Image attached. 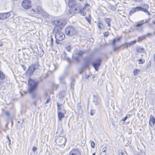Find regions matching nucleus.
<instances>
[{"mask_svg":"<svg viewBox=\"0 0 155 155\" xmlns=\"http://www.w3.org/2000/svg\"><path fill=\"white\" fill-rule=\"evenodd\" d=\"M54 30L56 31L55 35L56 43L57 44H59L61 41L64 39L65 37V35L56 27L54 28Z\"/></svg>","mask_w":155,"mask_h":155,"instance_id":"obj_1","label":"nucleus"},{"mask_svg":"<svg viewBox=\"0 0 155 155\" xmlns=\"http://www.w3.org/2000/svg\"><path fill=\"white\" fill-rule=\"evenodd\" d=\"M66 34L69 36H73L78 33V31L75 27L72 25L67 26L65 29Z\"/></svg>","mask_w":155,"mask_h":155,"instance_id":"obj_2","label":"nucleus"},{"mask_svg":"<svg viewBox=\"0 0 155 155\" xmlns=\"http://www.w3.org/2000/svg\"><path fill=\"white\" fill-rule=\"evenodd\" d=\"M81 4L79 3H76V2L74 0H69L68 2V5L70 7V9L69 10L67 14L68 15H71V11H74L73 10L76 7H78V5Z\"/></svg>","mask_w":155,"mask_h":155,"instance_id":"obj_3","label":"nucleus"},{"mask_svg":"<svg viewBox=\"0 0 155 155\" xmlns=\"http://www.w3.org/2000/svg\"><path fill=\"white\" fill-rule=\"evenodd\" d=\"M79 5L78 6V7H76L75 8H74V10L73 11H71L72 12H71V15L70 16H71V15H73L75 13H79L81 15L84 16L85 15L86 13L84 11V9L85 8V6L86 5L84 6L83 7H82V6L80 5Z\"/></svg>","mask_w":155,"mask_h":155,"instance_id":"obj_4","label":"nucleus"},{"mask_svg":"<svg viewBox=\"0 0 155 155\" xmlns=\"http://www.w3.org/2000/svg\"><path fill=\"white\" fill-rule=\"evenodd\" d=\"M102 61V59L100 58H99L96 59L91 64L96 71H98Z\"/></svg>","mask_w":155,"mask_h":155,"instance_id":"obj_5","label":"nucleus"},{"mask_svg":"<svg viewBox=\"0 0 155 155\" xmlns=\"http://www.w3.org/2000/svg\"><path fill=\"white\" fill-rule=\"evenodd\" d=\"M52 24L55 26V28L56 27L63 26L65 24L62 19L56 20L52 21Z\"/></svg>","mask_w":155,"mask_h":155,"instance_id":"obj_6","label":"nucleus"},{"mask_svg":"<svg viewBox=\"0 0 155 155\" xmlns=\"http://www.w3.org/2000/svg\"><path fill=\"white\" fill-rule=\"evenodd\" d=\"M31 1L29 0H24L22 3V6L24 9H28L31 6Z\"/></svg>","mask_w":155,"mask_h":155,"instance_id":"obj_7","label":"nucleus"},{"mask_svg":"<svg viewBox=\"0 0 155 155\" xmlns=\"http://www.w3.org/2000/svg\"><path fill=\"white\" fill-rule=\"evenodd\" d=\"M66 112V111L64 108L62 109V111H58V119L59 121H61L62 120L63 118L64 117V114Z\"/></svg>","mask_w":155,"mask_h":155,"instance_id":"obj_8","label":"nucleus"},{"mask_svg":"<svg viewBox=\"0 0 155 155\" xmlns=\"http://www.w3.org/2000/svg\"><path fill=\"white\" fill-rule=\"evenodd\" d=\"M134 8L136 12L141 11L146 13L149 15H150V14L149 11L147 10H146V9H144L143 7L140 6H137L134 7Z\"/></svg>","mask_w":155,"mask_h":155,"instance_id":"obj_9","label":"nucleus"},{"mask_svg":"<svg viewBox=\"0 0 155 155\" xmlns=\"http://www.w3.org/2000/svg\"><path fill=\"white\" fill-rule=\"evenodd\" d=\"M35 70L34 68L31 65L28 68L25 72V74L27 75H32Z\"/></svg>","mask_w":155,"mask_h":155,"instance_id":"obj_10","label":"nucleus"},{"mask_svg":"<svg viewBox=\"0 0 155 155\" xmlns=\"http://www.w3.org/2000/svg\"><path fill=\"white\" fill-rule=\"evenodd\" d=\"M57 142L60 145L65 146L67 141L66 139L64 137H60L57 139Z\"/></svg>","mask_w":155,"mask_h":155,"instance_id":"obj_11","label":"nucleus"},{"mask_svg":"<svg viewBox=\"0 0 155 155\" xmlns=\"http://www.w3.org/2000/svg\"><path fill=\"white\" fill-rule=\"evenodd\" d=\"M151 36V34L150 33H148L146 35L139 37L137 41L138 42H141L142 40L145 39L147 37L150 38Z\"/></svg>","mask_w":155,"mask_h":155,"instance_id":"obj_12","label":"nucleus"},{"mask_svg":"<svg viewBox=\"0 0 155 155\" xmlns=\"http://www.w3.org/2000/svg\"><path fill=\"white\" fill-rule=\"evenodd\" d=\"M148 22V21L147 19H146L145 20H142L137 22L136 26L141 28V31H142L143 29V27L142 25L145 23Z\"/></svg>","mask_w":155,"mask_h":155,"instance_id":"obj_13","label":"nucleus"},{"mask_svg":"<svg viewBox=\"0 0 155 155\" xmlns=\"http://www.w3.org/2000/svg\"><path fill=\"white\" fill-rule=\"evenodd\" d=\"M69 155H81V153L78 149H73L70 152Z\"/></svg>","mask_w":155,"mask_h":155,"instance_id":"obj_14","label":"nucleus"},{"mask_svg":"<svg viewBox=\"0 0 155 155\" xmlns=\"http://www.w3.org/2000/svg\"><path fill=\"white\" fill-rule=\"evenodd\" d=\"M91 60L90 58H85L84 60V64H83V67H88L91 63Z\"/></svg>","mask_w":155,"mask_h":155,"instance_id":"obj_15","label":"nucleus"},{"mask_svg":"<svg viewBox=\"0 0 155 155\" xmlns=\"http://www.w3.org/2000/svg\"><path fill=\"white\" fill-rule=\"evenodd\" d=\"M28 83L29 86H34L35 85H38V81L36 82L32 79H29L28 80Z\"/></svg>","mask_w":155,"mask_h":155,"instance_id":"obj_16","label":"nucleus"},{"mask_svg":"<svg viewBox=\"0 0 155 155\" xmlns=\"http://www.w3.org/2000/svg\"><path fill=\"white\" fill-rule=\"evenodd\" d=\"M42 10L40 7H39L37 8L36 10L32 9L31 11V12L32 13H35L38 14H40L42 12Z\"/></svg>","mask_w":155,"mask_h":155,"instance_id":"obj_17","label":"nucleus"},{"mask_svg":"<svg viewBox=\"0 0 155 155\" xmlns=\"http://www.w3.org/2000/svg\"><path fill=\"white\" fill-rule=\"evenodd\" d=\"M149 123L151 126H153L155 123V118L152 115H150Z\"/></svg>","mask_w":155,"mask_h":155,"instance_id":"obj_18","label":"nucleus"},{"mask_svg":"<svg viewBox=\"0 0 155 155\" xmlns=\"http://www.w3.org/2000/svg\"><path fill=\"white\" fill-rule=\"evenodd\" d=\"M38 85H35L34 86H29V87L28 89V91L29 93H31L34 91L36 89Z\"/></svg>","mask_w":155,"mask_h":155,"instance_id":"obj_19","label":"nucleus"},{"mask_svg":"<svg viewBox=\"0 0 155 155\" xmlns=\"http://www.w3.org/2000/svg\"><path fill=\"white\" fill-rule=\"evenodd\" d=\"M65 91H62L59 93V97L60 99H62L65 96Z\"/></svg>","mask_w":155,"mask_h":155,"instance_id":"obj_20","label":"nucleus"},{"mask_svg":"<svg viewBox=\"0 0 155 155\" xmlns=\"http://www.w3.org/2000/svg\"><path fill=\"white\" fill-rule=\"evenodd\" d=\"M62 58L64 60H67L69 62H70V60L67 57V54L65 52H63L62 55Z\"/></svg>","mask_w":155,"mask_h":155,"instance_id":"obj_21","label":"nucleus"},{"mask_svg":"<svg viewBox=\"0 0 155 155\" xmlns=\"http://www.w3.org/2000/svg\"><path fill=\"white\" fill-rule=\"evenodd\" d=\"M79 56L77 53L73 54L72 55V58L74 60L77 62H78L79 61V60L78 59V57Z\"/></svg>","mask_w":155,"mask_h":155,"instance_id":"obj_22","label":"nucleus"},{"mask_svg":"<svg viewBox=\"0 0 155 155\" xmlns=\"http://www.w3.org/2000/svg\"><path fill=\"white\" fill-rule=\"evenodd\" d=\"M93 101L95 105H97L98 104V99L97 97L95 95H93Z\"/></svg>","mask_w":155,"mask_h":155,"instance_id":"obj_23","label":"nucleus"},{"mask_svg":"<svg viewBox=\"0 0 155 155\" xmlns=\"http://www.w3.org/2000/svg\"><path fill=\"white\" fill-rule=\"evenodd\" d=\"M31 65L33 66L35 70L38 69L39 68L40 65H39L38 62H37L35 63L32 64Z\"/></svg>","mask_w":155,"mask_h":155,"instance_id":"obj_24","label":"nucleus"},{"mask_svg":"<svg viewBox=\"0 0 155 155\" xmlns=\"http://www.w3.org/2000/svg\"><path fill=\"white\" fill-rule=\"evenodd\" d=\"M97 25L99 29L102 30L103 29L102 27L103 26V25L100 21H98L97 23Z\"/></svg>","mask_w":155,"mask_h":155,"instance_id":"obj_25","label":"nucleus"},{"mask_svg":"<svg viewBox=\"0 0 155 155\" xmlns=\"http://www.w3.org/2000/svg\"><path fill=\"white\" fill-rule=\"evenodd\" d=\"M104 20L106 24H107L108 26H110V22L111 21V19L110 18H104Z\"/></svg>","mask_w":155,"mask_h":155,"instance_id":"obj_26","label":"nucleus"},{"mask_svg":"<svg viewBox=\"0 0 155 155\" xmlns=\"http://www.w3.org/2000/svg\"><path fill=\"white\" fill-rule=\"evenodd\" d=\"M59 80L61 84L66 85V83L64 81V77L63 76H60L59 78Z\"/></svg>","mask_w":155,"mask_h":155,"instance_id":"obj_27","label":"nucleus"},{"mask_svg":"<svg viewBox=\"0 0 155 155\" xmlns=\"http://www.w3.org/2000/svg\"><path fill=\"white\" fill-rule=\"evenodd\" d=\"M3 19H4L10 15V13L9 12L3 13Z\"/></svg>","mask_w":155,"mask_h":155,"instance_id":"obj_28","label":"nucleus"},{"mask_svg":"<svg viewBox=\"0 0 155 155\" xmlns=\"http://www.w3.org/2000/svg\"><path fill=\"white\" fill-rule=\"evenodd\" d=\"M65 47L68 51L70 52L71 51V45L67 44L65 45Z\"/></svg>","mask_w":155,"mask_h":155,"instance_id":"obj_29","label":"nucleus"},{"mask_svg":"<svg viewBox=\"0 0 155 155\" xmlns=\"http://www.w3.org/2000/svg\"><path fill=\"white\" fill-rule=\"evenodd\" d=\"M57 110L58 111H60L62 109L63 104H60L58 102L57 103Z\"/></svg>","mask_w":155,"mask_h":155,"instance_id":"obj_30","label":"nucleus"},{"mask_svg":"<svg viewBox=\"0 0 155 155\" xmlns=\"http://www.w3.org/2000/svg\"><path fill=\"white\" fill-rule=\"evenodd\" d=\"M85 53V51L80 50L78 52L77 54L79 57H82L83 55Z\"/></svg>","mask_w":155,"mask_h":155,"instance_id":"obj_31","label":"nucleus"},{"mask_svg":"<svg viewBox=\"0 0 155 155\" xmlns=\"http://www.w3.org/2000/svg\"><path fill=\"white\" fill-rule=\"evenodd\" d=\"M42 15V16L43 17L47 18L49 17V15L45 12H44L43 10L41 13Z\"/></svg>","mask_w":155,"mask_h":155,"instance_id":"obj_32","label":"nucleus"},{"mask_svg":"<svg viewBox=\"0 0 155 155\" xmlns=\"http://www.w3.org/2000/svg\"><path fill=\"white\" fill-rule=\"evenodd\" d=\"M120 50H123L125 48H127L128 46H127L126 43L119 46Z\"/></svg>","mask_w":155,"mask_h":155,"instance_id":"obj_33","label":"nucleus"},{"mask_svg":"<svg viewBox=\"0 0 155 155\" xmlns=\"http://www.w3.org/2000/svg\"><path fill=\"white\" fill-rule=\"evenodd\" d=\"M137 42V41L136 40H135L133 41H132L130 42L129 43H126L127 46H128V47L130 46L131 45H132L134 44H135Z\"/></svg>","mask_w":155,"mask_h":155,"instance_id":"obj_34","label":"nucleus"},{"mask_svg":"<svg viewBox=\"0 0 155 155\" xmlns=\"http://www.w3.org/2000/svg\"><path fill=\"white\" fill-rule=\"evenodd\" d=\"M77 108L79 113H80L81 112H82L81 106L80 103H78L77 104Z\"/></svg>","mask_w":155,"mask_h":155,"instance_id":"obj_35","label":"nucleus"},{"mask_svg":"<svg viewBox=\"0 0 155 155\" xmlns=\"http://www.w3.org/2000/svg\"><path fill=\"white\" fill-rule=\"evenodd\" d=\"M39 48L40 51L38 50V54H40V55L41 56H42L44 54V51L42 48L40 47Z\"/></svg>","mask_w":155,"mask_h":155,"instance_id":"obj_36","label":"nucleus"},{"mask_svg":"<svg viewBox=\"0 0 155 155\" xmlns=\"http://www.w3.org/2000/svg\"><path fill=\"white\" fill-rule=\"evenodd\" d=\"M52 87L53 90H56L58 87V85L53 83L52 84Z\"/></svg>","mask_w":155,"mask_h":155,"instance_id":"obj_37","label":"nucleus"},{"mask_svg":"<svg viewBox=\"0 0 155 155\" xmlns=\"http://www.w3.org/2000/svg\"><path fill=\"white\" fill-rule=\"evenodd\" d=\"M136 49L137 51L139 53L142 52L144 50L143 48H141L139 47H137Z\"/></svg>","mask_w":155,"mask_h":155,"instance_id":"obj_38","label":"nucleus"},{"mask_svg":"<svg viewBox=\"0 0 155 155\" xmlns=\"http://www.w3.org/2000/svg\"><path fill=\"white\" fill-rule=\"evenodd\" d=\"M5 78V75L3 72L0 71V80H2Z\"/></svg>","mask_w":155,"mask_h":155,"instance_id":"obj_39","label":"nucleus"},{"mask_svg":"<svg viewBox=\"0 0 155 155\" xmlns=\"http://www.w3.org/2000/svg\"><path fill=\"white\" fill-rule=\"evenodd\" d=\"M113 48V51L114 52H119L120 50L119 46L116 47V46H114Z\"/></svg>","mask_w":155,"mask_h":155,"instance_id":"obj_40","label":"nucleus"},{"mask_svg":"<svg viewBox=\"0 0 155 155\" xmlns=\"http://www.w3.org/2000/svg\"><path fill=\"white\" fill-rule=\"evenodd\" d=\"M75 84V81L73 79L72 80L71 82V89L72 90H73L74 89V85Z\"/></svg>","mask_w":155,"mask_h":155,"instance_id":"obj_41","label":"nucleus"},{"mask_svg":"<svg viewBox=\"0 0 155 155\" xmlns=\"http://www.w3.org/2000/svg\"><path fill=\"white\" fill-rule=\"evenodd\" d=\"M132 9L130 11V12L129 13V16L131 15L132 14H134L136 12V11H135V9L134 8H132Z\"/></svg>","mask_w":155,"mask_h":155,"instance_id":"obj_42","label":"nucleus"},{"mask_svg":"<svg viewBox=\"0 0 155 155\" xmlns=\"http://www.w3.org/2000/svg\"><path fill=\"white\" fill-rule=\"evenodd\" d=\"M140 72V70L137 69H136L134 70L133 71L134 75H136L137 74L138 72Z\"/></svg>","mask_w":155,"mask_h":155,"instance_id":"obj_43","label":"nucleus"},{"mask_svg":"<svg viewBox=\"0 0 155 155\" xmlns=\"http://www.w3.org/2000/svg\"><path fill=\"white\" fill-rule=\"evenodd\" d=\"M116 42L115 40L114 39L112 40L111 43V45L112 46V47L116 46Z\"/></svg>","mask_w":155,"mask_h":155,"instance_id":"obj_44","label":"nucleus"},{"mask_svg":"<svg viewBox=\"0 0 155 155\" xmlns=\"http://www.w3.org/2000/svg\"><path fill=\"white\" fill-rule=\"evenodd\" d=\"M52 9L54 11H57L58 10V8L57 6L54 5L52 6Z\"/></svg>","mask_w":155,"mask_h":155,"instance_id":"obj_45","label":"nucleus"},{"mask_svg":"<svg viewBox=\"0 0 155 155\" xmlns=\"http://www.w3.org/2000/svg\"><path fill=\"white\" fill-rule=\"evenodd\" d=\"M143 8L144 9H146V10L148 9L149 8V6L148 4H143L142 5Z\"/></svg>","mask_w":155,"mask_h":155,"instance_id":"obj_46","label":"nucleus"},{"mask_svg":"<svg viewBox=\"0 0 155 155\" xmlns=\"http://www.w3.org/2000/svg\"><path fill=\"white\" fill-rule=\"evenodd\" d=\"M90 142L91 147L93 148H94L95 146V143L92 140H91Z\"/></svg>","mask_w":155,"mask_h":155,"instance_id":"obj_47","label":"nucleus"},{"mask_svg":"<svg viewBox=\"0 0 155 155\" xmlns=\"http://www.w3.org/2000/svg\"><path fill=\"white\" fill-rule=\"evenodd\" d=\"M44 81V77H39L38 78V82H42L43 81Z\"/></svg>","mask_w":155,"mask_h":155,"instance_id":"obj_48","label":"nucleus"},{"mask_svg":"<svg viewBox=\"0 0 155 155\" xmlns=\"http://www.w3.org/2000/svg\"><path fill=\"white\" fill-rule=\"evenodd\" d=\"M37 96V94L36 93H33L31 94V97L33 98H35Z\"/></svg>","mask_w":155,"mask_h":155,"instance_id":"obj_49","label":"nucleus"},{"mask_svg":"<svg viewBox=\"0 0 155 155\" xmlns=\"http://www.w3.org/2000/svg\"><path fill=\"white\" fill-rule=\"evenodd\" d=\"M63 130H62V128H60V129H58V130H57V133H61V134H62L63 133Z\"/></svg>","mask_w":155,"mask_h":155,"instance_id":"obj_50","label":"nucleus"},{"mask_svg":"<svg viewBox=\"0 0 155 155\" xmlns=\"http://www.w3.org/2000/svg\"><path fill=\"white\" fill-rule=\"evenodd\" d=\"M110 8L112 11H114L116 9V8L113 5H110Z\"/></svg>","mask_w":155,"mask_h":155,"instance_id":"obj_51","label":"nucleus"},{"mask_svg":"<svg viewBox=\"0 0 155 155\" xmlns=\"http://www.w3.org/2000/svg\"><path fill=\"white\" fill-rule=\"evenodd\" d=\"M107 149V147H104L102 150V152L104 153H105V152L106 150Z\"/></svg>","mask_w":155,"mask_h":155,"instance_id":"obj_52","label":"nucleus"},{"mask_svg":"<svg viewBox=\"0 0 155 155\" xmlns=\"http://www.w3.org/2000/svg\"><path fill=\"white\" fill-rule=\"evenodd\" d=\"M108 35H109V33H108V32L107 31L104 32V35L105 37H107Z\"/></svg>","mask_w":155,"mask_h":155,"instance_id":"obj_53","label":"nucleus"},{"mask_svg":"<svg viewBox=\"0 0 155 155\" xmlns=\"http://www.w3.org/2000/svg\"><path fill=\"white\" fill-rule=\"evenodd\" d=\"M21 66L24 71H25L26 70V67L25 65L23 64H21Z\"/></svg>","mask_w":155,"mask_h":155,"instance_id":"obj_54","label":"nucleus"},{"mask_svg":"<svg viewBox=\"0 0 155 155\" xmlns=\"http://www.w3.org/2000/svg\"><path fill=\"white\" fill-rule=\"evenodd\" d=\"M50 98L49 97L47 98L46 99V101L45 103V104H46L48 103L50 101Z\"/></svg>","mask_w":155,"mask_h":155,"instance_id":"obj_55","label":"nucleus"},{"mask_svg":"<svg viewBox=\"0 0 155 155\" xmlns=\"http://www.w3.org/2000/svg\"><path fill=\"white\" fill-rule=\"evenodd\" d=\"M90 113L91 114V115L92 116L94 114V110H91L90 111Z\"/></svg>","mask_w":155,"mask_h":155,"instance_id":"obj_56","label":"nucleus"},{"mask_svg":"<svg viewBox=\"0 0 155 155\" xmlns=\"http://www.w3.org/2000/svg\"><path fill=\"white\" fill-rule=\"evenodd\" d=\"M0 19L3 20V13H0Z\"/></svg>","mask_w":155,"mask_h":155,"instance_id":"obj_57","label":"nucleus"},{"mask_svg":"<svg viewBox=\"0 0 155 155\" xmlns=\"http://www.w3.org/2000/svg\"><path fill=\"white\" fill-rule=\"evenodd\" d=\"M85 67H83V65L82 67L79 69V72L80 73H81L83 71V69L84 68H85Z\"/></svg>","mask_w":155,"mask_h":155,"instance_id":"obj_58","label":"nucleus"},{"mask_svg":"<svg viewBox=\"0 0 155 155\" xmlns=\"http://www.w3.org/2000/svg\"><path fill=\"white\" fill-rule=\"evenodd\" d=\"M5 113L7 116H10V113L8 111H5Z\"/></svg>","mask_w":155,"mask_h":155,"instance_id":"obj_59","label":"nucleus"},{"mask_svg":"<svg viewBox=\"0 0 155 155\" xmlns=\"http://www.w3.org/2000/svg\"><path fill=\"white\" fill-rule=\"evenodd\" d=\"M128 118V117L127 116H126L124 117V118H123V119H122L121 120L122 121H125L127 119V118Z\"/></svg>","mask_w":155,"mask_h":155,"instance_id":"obj_60","label":"nucleus"},{"mask_svg":"<svg viewBox=\"0 0 155 155\" xmlns=\"http://www.w3.org/2000/svg\"><path fill=\"white\" fill-rule=\"evenodd\" d=\"M85 19L86 20L89 22L90 23L91 22V20L90 18L87 17H86Z\"/></svg>","mask_w":155,"mask_h":155,"instance_id":"obj_61","label":"nucleus"},{"mask_svg":"<svg viewBox=\"0 0 155 155\" xmlns=\"http://www.w3.org/2000/svg\"><path fill=\"white\" fill-rule=\"evenodd\" d=\"M139 61L140 62L139 63V64H143V60L141 59H140L139 60Z\"/></svg>","mask_w":155,"mask_h":155,"instance_id":"obj_62","label":"nucleus"},{"mask_svg":"<svg viewBox=\"0 0 155 155\" xmlns=\"http://www.w3.org/2000/svg\"><path fill=\"white\" fill-rule=\"evenodd\" d=\"M37 148L35 147H33L32 148V150L34 152H35L37 150Z\"/></svg>","mask_w":155,"mask_h":155,"instance_id":"obj_63","label":"nucleus"},{"mask_svg":"<svg viewBox=\"0 0 155 155\" xmlns=\"http://www.w3.org/2000/svg\"><path fill=\"white\" fill-rule=\"evenodd\" d=\"M150 61H149V63H148V64H147V68H150V66H151V64H150Z\"/></svg>","mask_w":155,"mask_h":155,"instance_id":"obj_64","label":"nucleus"}]
</instances>
